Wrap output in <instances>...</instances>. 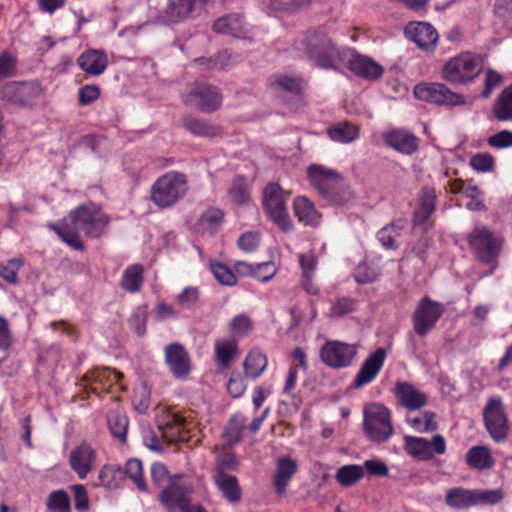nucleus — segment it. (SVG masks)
Returning a JSON list of instances; mask_svg holds the SVG:
<instances>
[{"label": "nucleus", "mask_w": 512, "mask_h": 512, "mask_svg": "<svg viewBox=\"0 0 512 512\" xmlns=\"http://www.w3.org/2000/svg\"><path fill=\"white\" fill-rule=\"evenodd\" d=\"M109 224V217L95 205H84L70 212L61 224H52L49 227L67 245L75 250H83L80 233L89 238H99Z\"/></svg>", "instance_id": "obj_1"}, {"label": "nucleus", "mask_w": 512, "mask_h": 512, "mask_svg": "<svg viewBox=\"0 0 512 512\" xmlns=\"http://www.w3.org/2000/svg\"><path fill=\"white\" fill-rule=\"evenodd\" d=\"M303 44L307 56L319 67L340 70L349 57L350 49L336 46L322 31L307 34Z\"/></svg>", "instance_id": "obj_2"}, {"label": "nucleus", "mask_w": 512, "mask_h": 512, "mask_svg": "<svg viewBox=\"0 0 512 512\" xmlns=\"http://www.w3.org/2000/svg\"><path fill=\"white\" fill-rule=\"evenodd\" d=\"M307 177L323 197L335 204H344L351 198L347 182L335 169L322 164H311L307 168Z\"/></svg>", "instance_id": "obj_3"}, {"label": "nucleus", "mask_w": 512, "mask_h": 512, "mask_svg": "<svg viewBox=\"0 0 512 512\" xmlns=\"http://www.w3.org/2000/svg\"><path fill=\"white\" fill-rule=\"evenodd\" d=\"M188 190L184 174L169 172L160 177L152 186L151 199L161 208L173 206Z\"/></svg>", "instance_id": "obj_4"}, {"label": "nucleus", "mask_w": 512, "mask_h": 512, "mask_svg": "<svg viewBox=\"0 0 512 512\" xmlns=\"http://www.w3.org/2000/svg\"><path fill=\"white\" fill-rule=\"evenodd\" d=\"M482 70L481 58L470 52H462L449 59L442 68L444 80L452 84L472 81Z\"/></svg>", "instance_id": "obj_5"}, {"label": "nucleus", "mask_w": 512, "mask_h": 512, "mask_svg": "<svg viewBox=\"0 0 512 512\" xmlns=\"http://www.w3.org/2000/svg\"><path fill=\"white\" fill-rule=\"evenodd\" d=\"M363 429L373 442H386L394 433L390 410L382 404L373 403L364 408Z\"/></svg>", "instance_id": "obj_6"}, {"label": "nucleus", "mask_w": 512, "mask_h": 512, "mask_svg": "<svg viewBox=\"0 0 512 512\" xmlns=\"http://www.w3.org/2000/svg\"><path fill=\"white\" fill-rule=\"evenodd\" d=\"M263 207L269 219L283 232L293 229L287 209V196L278 183H269L263 191Z\"/></svg>", "instance_id": "obj_7"}, {"label": "nucleus", "mask_w": 512, "mask_h": 512, "mask_svg": "<svg viewBox=\"0 0 512 512\" xmlns=\"http://www.w3.org/2000/svg\"><path fill=\"white\" fill-rule=\"evenodd\" d=\"M43 95L44 89L37 81L8 82L1 92L3 101L20 108H33Z\"/></svg>", "instance_id": "obj_8"}, {"label": "nucleus", "mask_w": 512, "mask_h": 512, "mask_svg": "<svg viewBox=\"0 0 512 512\" xmlns=\"http://www.w3.org/2000/svg\"><path fill=\"white\" fill-rule=\"evenodd\" d=\"M404 449L416 460L429 461L434 455H443L446 452V441L440 434H435L431 439L406 435Z\"/></svg>", "instance_id": "obj_9"}, {"label": "nucleus", "mask_w": 512, "mask_h": 512, "mask_svg": "<svg viewBox=\"0 0 512 512\" xmlns=\"http://www.w3.org/2000/svg\"><path fill=\"white\" fill-rule=\"evenodd\" d=\"M358 346L338 340L326 341L320 349L321 361L328 367L342 369L353 364Z\"/></svg>", "instance_id": "obj_10"}, {"label": "nucleus", "mask_w": 512, "mask_h": 512, "mask_svg": "<svg viewBox=\"0 0 512 512\" xmlns=\"http://www.w3.org/2000/svg\"><path fill=\"white\" fill-rule=\"evenodd\" d=\"M415 97L437 105L456 106L465 102L464 97L451 91L442 83H420L414 87Z\"/></svg>", "instance_id": "obj_11"}, {"label": "nucleus", "mask_w": 512, "mask_h": 512, "mask_svg": "<svg viewBox=\"0 0 512 512\" xmlns=\"http://www.w3.org/2000/svg\"><path fill=\"white\" fill-rule=\"evenodd\" d=\"M484 422L487 431L495 441L507 437L509 426L504 408L499 397H492L484 408Z\"/></svg>", "instance_id": "obj_12"}, {"label": "nucleus", "mask_w": 512, "mask_h": 512, "mask_svg": "<svg viewBox=\"0 0 512 512\" xmlns=\"http://www.w3.org/2000/svg\"><path fill=\"white\" fill-rule=\"evenodd\" d=\"M443 313L442 306L424 297L418 304L412 316L413 329L421 337L434 328Z\"/></svg>", "instance_id": "obj_13"}, {"label": "nucleus", "mask_w": 512, "mask_h": 512, "mask_svg": "<svg viewBox=\"0 0 512 512\" xmlns=\"http://www.w3.org/2000/svg\"><path fill=\"white\" fill-rule=\"evenodd\" d=\"M469 244L482 261L494 258L501 246V240L487 227H476L469 236Z\"/></svg>", "instance_id": "obj_14"}, {"label": "nucleus", "mask_w": 512, "mask_h": 512, "mask_svg": "<svg viewBox=\"0 0 512 512\" xmlns=\"http://www.w3.org/2000/svg\"><path fill=\"white\" fill-rule=\"evenodd\" d=\"M183 101L203 111H213L222 103V96L216 87L199 84L182 95Z\"/></svg>", "instance_id": "obj_15"}, {"label": "nucleus", "mask_w": 512, "mask_h": 512, "mask_svg": "<svg viewBox=\"0 0 512 512\" xmlns=\"http://www.w3.org/2000/svg\"><path fill=\"white\" fill-rule=\"evenodd\" d=\"M387 352L379 347L371 353L362 363L354 380V387L361 388L371 383L384 366Z\"/></svg>", "instance_id": "obj_16"}, {"label": "nucleus", "mask_w": 512, "mask_h": 512, "mask_svg": "<svg viewBox=\"0 0 512 512\" xmlns=\"http://www.w3.org/2000/svg\"><path fill=\"white\" fill-rule=\"evenodd\" d=\"M384 143L403 155H412L419 149V139L411 131L395 128L383 134Z\"/></svg>", "instance_id": "obj_17"}, {"label": "nucleus", "mask_w": 512, "mask_h": 512, "mask_svg": "<svg viewBox=\"0 0 512 512\" xmlns=\"http://www.w3.org/2000/svg\"><path fill=\"white\" fill-rule=\"evenodd\" d=\"M399 403L410 411L418 410L427 404V395L407 381H397L393 389Z\"/></svg>", "instance_id": "obj_18"}, {"label": "nucleus", "mask_w": 512, "mask_h": 512, "mask_svg": "<svg viewBox=\"0 0 512 512\" xmlns=\"http://www.w3.org/2000/svg\"><path fill=\"white\" fill-rule=\"evenodd\" d=\"M345 65L355 75L367 80H376L384 73V68L380 64L370 57L360 55L351 49Z\"/></svg>", "instance_id": "obj_19"}, {"label": "nucleus", "mask_w": 512, "mask_h": 512, "mask_svg": "<svg viewBox=\"0 0 512 512\" xmlns=\"http://www.w3.org/2000/svg\"><path fill=\"white\" fill-rule=\"evenodd\" d=\"M69 464L80 479H84L95 467L96 452L86 443L72 449Z\"/></svg>", "instance_id": "obj_20"}, {"label": "nucleus", "mask_w": 512, "mask_h": 512, "mask_svg": "<svg viewBox=\"0 0 512 512\" xmlns=\"http://www.w3.org/2000/svg\"><path fill=\"white\" fill-rule=\"evenodd\" d=\"M178 481L179 477L173 478L160 494L161 503L169 511H173L176 508L182 511L185 506L190 504L188 495L192 492V489L186 485L179 484Z\"/></svg>", "instance_id": "obj_21"}, {"label": "nucleus", "mask_w": 512, "mask_h": 512, "mask_svg": "<svg viewBox=\"0 0 512 512\" xmlns=\"http://www.w3.org/2000/svg\"><path fill=\"white\" fill-rule=\"evenodd\" d=\"M405 35L408 39L417 44L421 49L433 48L438 40V33L435 28L427 22H412L405 28Z\"/></svg>", "instance_id": "obj_22"}, {"label": "nucleus", "mask_w": 512, "mask_h": 512, "mask_svg": "<svg viewBox=\"0 0 512 512\" xmlns=\"http://www.w3.org/2000/svg\"><path fill=\"white\" fill-rule=\"evenodd\" d=\"M207 2L208 0H169L166 14L171 22H178L199 15Z\"/></svg>", "instance_id": "obj_23"}, {"label": "nucleus", "mask_w": 512, "mask_h": 512, "mask_svg": "<svg viewBox=\"0 0 512 512\" xmlns=\"http://www.w3.org/2000/svg\"><path fill=\"white\" fill-rule=\"evenodd\" d=\"M298 472V463L289 456H282L276 460V468L273 476V484L276 492L283 495L290 481Z\"/></svg>", "instance_id": "obj_24"}, {"label": "nucleus", "mask_w": 512, "mask_h": 512, "mask_svg": "<svg viewBox=\"0 0 512 512\" xmlns=\"http://www.w3.org/2000/svg\"><path fill=\"white\" fill-rule=\"evenodd\" d=\"M77 64L87 75L99 76L107 68L108 56L102 50L89 49L80 54Z\"/></svg>", "instance_id": "obj_25"}, {"label": "nucleus", "mask_w": 512, "mask_h": 512, "mask_svg": "<svg viewBox=\"0 0 512 512\" xmlns=\"http://www.w3.org/2000/svg\"><path fill=\"white\" fill-rule=\"evenodd\" d=\"M165 359L172 373L183 378L190 371V361L187 352L178 343L170 344L165 349Z\"/></svg>", "instance_id": "obj_26"}, {"label": "nucleus", "mask_w": 512, "mask_h": 512, "mask_svg": "<svg viewBox=\"0 0 512 512\" xmlns=\"http://www.w3.org/2000/svg\"><path fill=\"white\" fill-rule=\"evenodd\" d=\"M216 33L227 34L235 38H248L249 28L239 14H229L218 18L213 24Z\"/></svg>", "instance_id": "obj_27"}, {"label": "nucleus", "mask_w": 512, "mask_h": 512, "mask_svg": "<svg viewBox=\"0 0 512 512\" xmlns=\"http://www.w3.org/2000/svg\"><path fill=\"white\" fill-rule=\"evenodd\" d=\"M293 210L298 221L306 226L316 227L321 222V215L305 196H298L294 199Z\"/></svg>", "instance_id": "obj_28"}, {"label": "nucleus", "mask_w": 512, "mask_h": 512, "mask_svg": "<svg viewBox=\"0 0 512 512\" xmlns=\"http://www.w3.org/2000/svg\"><path fill=\"white\" fill-rule=\"evenodd\" d=\"M213 479L225 499L229 502L240 501L241 489L235 476L228 475L219 469L215 471Z\"/></svg>", "instance_id": "obj_29"}, {"label": "nucleus", "mask_w": 512, "mask_h": 512, "mask_svg": "<svg viewBox=\"0 0 512 512\" xmlns=\"http://www.w3.org/2000/svg\"><path fill=\"white\" fill-rule=\"evenodd\" d=\"M268 358L259 348H252L243 362L244 374L251 379H257L266 370Z\"/></svg>", "instance_id": "obj_30"}, {"label": "nucleus", "mask_w": 512, "mask_h": 512, "mask_svg": "<svg viewBox=\"0 0 512 512\" xmlns=\"http://www.w3.org/2000/svg\"><path fill=\"white\" fill-rule=\"evenodd\" d=\"M474 498V490L454 487L446 492L445 503L454 510H464L475 506Z\"/></svg>", "instance_id": "obj_31"}, {"label": "nucleus", "mask_w": 512, "mask_h": 512, "mask_svg": "<svg viewBox=\"0 0 512 512\" xmlns=\"http://www.w3.org/2000/svg\"><path fill=\"white\" fill-rule=\"evenodd\" d=\"M436 195L433 189H424L419 198V203L414 211V225H424L435 209Z\"/></svg>", "instance_id": "obj_32"}, {"label": "nucleus", "mask_w": 512, "mask_h": 512, "mask_svg": "<svg viewBox=\"0 0 512 512\" xmlns=\"http://www.w3.org/2000/svg\"><path fill=\"white\" fill-rule=\"evenodd\" d=\"M238 353L235 339H218L214 343L215 361L219 367L226 368Z\"/></svg>", "instance_id": "obj_33"}, {"label": "nucleus", "mask_w": 512, "mask_h": 512, "mask_svg": "<svg viewBox=\"0 0 512 512\" xmlns=\"http://www.w3.org/2000/svg\"><path fill=\"white\" fill-rule=\"evenodd\" d=\"M144 282V268L140 264L128 266L122 274L120 286L129 293L138 292Z\"/></svg>", "instance_id": "obj_34"}, {"label": "nucleus", "mask_w": 512, "mask_h": 512, "mask_svg": "<svg viewBox=\"0 0 512 512\" xmlns=\"http://www.w3.org/2000/svg\"><path fill=\"white\" fill-rule=\"evenodd\" d=\"M466 463L469 467L485 470L490 469L494 465L490 450L486 446H473L466 453Z\"/></svg>", "instance_id": "obj_35"}, {"label": "nucleus", "mask_w": 512, "mask_h": 512, "mask_svg": "<svg viewBox=\"0 0 512 512\" xmlns=\"http://www.w3.org/2000/svg\"><path fill=\"white\" fill-rule=\"evenodd\" d=\"M407 424L418 433H431L437 430V415L432 411H423L418 415H408Z\"/></svg>", "instance_id": "obj_36"}, {"label": "nucleus", "mask_w": 512, "mask_h": 512, "mask_svg": "<svg viewBox=\"0 0 512 512\" xmlns=\"http://www.w3.org/2000/svg\"><path fill=\"white\" fill-rule=\"evenodd\" d=\"M224 213L216 207H209L198 220V230L202 233L214 234L223 223Z\"/></svg>", "instance_id": "obj_37"}, {"label": "nucleus", "mask_w": 512, "mask_h": 512, "mask_svg": "<svg viewBox=\"0 0 512 512\" xmlns=\"http://www.w3.org/2000/svg\"><path fill=\"white\" fill-rule=\"evenodd\" d=\"M162 436L169 442L184 440L185 420L176 414L168 415L167 421L160 424Z\"/></svg>", "instance_id": "obj_38"}, {"label": "nucleus", "mask_w": 512, "mask_h": 512, "mask_svg": "<svg viewBox=\"0 0 512 512\" xmlns=\"http://www.w3.org/2000/svg\"><path fill=\"white\" fill-rule=\"evenodd\" d=\"M406 228V221L399 219L382 229L377 233V239L386 249H396V239L401 235L403 229Z\"/></svg>", "instance_id": "obj_39"}, {"label": "nucleus", "mask_w": 512, "mask_h": 512, "mask_svg": "<svg viewBox=\"0 0 512 512\" xmlns=\"http://www.w3.org/2000/svg\"><path fill=\"white\" fill-rule=\"evenodd\" d=\"M245 427L246 417L242 413H236L230 418L222 437L229 445L238 443L241 440Z\"/></svg>", "instance_id": "obj_40"}, {"label": "nucleus", "mask_w": 512, "mask_h": 512, "mask_svg": "<svg viewBox=\"0 0 512 512\" xmlns=\"http://www.w3.org/2000/svg\"><path fill=\"white\" fill-rule=\"evenodd\" d=\"M328 134L333 141L346 144L358 138L359 129L353 124L342 122L331 127Z\"/></svg>", "instance_id": "obj_41"}, {"label": "nucleus", "mask_w": 512, "mask_h": 512, "mask_svg": "<svg viewBox=\"0 0 512 512\" xmlns=\"http://www.w3.org/2000/svg\"><path fill=\"white\" fill-rule=\"evenodd\" d=\"M183 125L187 131L200 137H214L220 133L218 126L196 118H186Z\"/></svg>", "instance_id": "obj_42"}, {"label": "nucleus", "mask_w": 512, "mask_h": 512, "mask_svg": "<svg viewBox=\"0 0 512 512\" xmlns=\"http://www.w3.org/2000/svg\"><path fill=\"white\" fill-rule=\"evenodd\" d=\"M494 114L501 121L512 118V85L506 87L497 98Z\"/></svg>", "instance_id": "obj_43"}, {"label": "nucleus", "mask_w": 512, "mask_h": 512, "mask_svg": "<svg viewBox=\"0 0 512 512\" xmlns=\"http://www.w3.org/2000/svg\"><path fill=\"white\" fill-rule=\"evenodd\" d=\"M380 275V268L368 260L359 263L354 271V279L359 284H367L375 281Z\"/></svg>", "instance_id": "obj_44"}, {"label": "nucleus", "mask_w": 512, "mask_h": 512, "mask_svg": "<svg viewBox=\"0 0 512 512\" xmlns=\"http://www.w3.org/2000/svg\"><path fill=\"white\" fill-rule=\"evenodd\" d=\"M364 475L363 467L359 465H346L338 469L335 478L343 486H351Z\"/></svg>", "instance_id": "obj_45"}, {"label": "nucleus", "mask_w": 512, "mask_h": 512, "mask_svg": "<svg viewBox=\"0 0 512 512\" xmlns=\"http://www.w3.org/2000/svg\"><path fill=\"white\" fill-rule=\"evenodd\" d=\"M108 426L111 433L121 442L126 440L128 418L125 414L118 411L111 412L108 416Z\"/></svg>", "instance_id": "obj_46"}, {"label": "nucleus", "mask_w": 512, "mask_h": 512, "mask_svg": "<svg viewBox=\"0 0 512 512\" xmlns=\"http://www.w3.org/2000/svg\"><path fill=\"white\" fill-rule=\"evenodd\" d=\"M229 198L232 203L242 205L249 201V192L246 179L244 177H236L228 191Z\"/></svg>", "instance_id": "obj_47"}, {"label": "nucleus", "mask_w": 512, "mask_h": 512, "mask_svg": "<svg viewBox=\"0 0 512 512\" xmlns=\"http://www.w3.org/2000/svg\"><path fill=\"white\" fill-rule=\"evenodd\" d=\"M475 506L477 505H496L500 503L505 493L503 489H475L474 490Z\"/></svg>", "instance_id": "obj_48"}, {"label": "nucleus", "mask_w": 512, "mask_h": 512, "mask_svg": "<svg viewBox=\"0 0 512 512\" xmlns=\"http://www.w3.org/2000/svg\"><path fill=\"white\" fill-rule=\"evenodd\" d=\"M126 474L140 491H146L147 485L143 477L142 462L138 459H130L126 462Z\"/></svg>", "instance_id": "obj_49"}, {"label": "nucleus", "mask_w": 512, "mask_h": 512, "mask_svg": "<svg viewBox=\"0 0 512 512\" xmlns=\"http://www.w3.org/2000/svg\"><path fill=\"white\" fill-rule=\"evenodd\" d=\"M48 512H71L70 499L64 490L54 491L47 501Z\"/></svg>", "instance_id": "obj_50"}, {"label": "nucleus", "mask_w": 512, "mask_h": 512, "mask_svg": "<svg viewBox=\"0 0 512 512\" xmlns=\"http://www.w3.org/2000/svg\"><path fill=\"white\" fill-rule=\"evenodd\" d=\"M23 266L21 258H12L0 263V276L8 283L15 284L18 280V271Z\"/></svg>", "instance_id": "obj_51"}, {"label": "nucleus", "mask_w": 512, "mask_h": 512, "mask_svg": "<svg viewBox=\"0 0 512 512\" xmlns=\"http://www.w3.org/2000/svg\"><path fill=\"white\" fill-rule=\"evenodd\" d=\"M210 270L215 279L222 285L232 286L237 282L235 274L220 262H211Z\"/></svg>", "instance_id": "obj_52"}, {"label": "nucleus", "mask_w": 512, "mask_h": 512, "mask_svg": "<svg viewBox=\"0 0 512 512\" xmlns=\"http://www.w3.org/2000/svg\"><path fill=\"white\" fill-rule=\"evenodd\" d=\"M251 330L252 321L246 315L235 316L229 324V331L234 339L246 336Z\"/></svg>", "instance_id": "obj_53"}, {"label": "nucleus", "mask_w": 512, "mask_h": 512, "mask_svg": "<svg viewBox=\"0 0 512 512\" xmlns=\"http://www.w3.org/2000/svg\"><path fill=\"white\" fill-rule=\"evenodd\" d=\"M309 3L310 0H271L268 9L270 12H293Z\"/></svg>", "instance_id": "obj_54"}, {"label": "nucleus", "mask_w": 512, "mask_h": 512, "mask_svg": "<svg viewBox=\"0 0 512 512\" xmlns=\"http://www.w3.org/2000/svg\"><path fill=\"white\" fill-rule=\"evenodd\" d=\"M463 194L469 199L466 204L469 210L480 211L484 209L483 193L477 186L471 184L467 185L463 190Z\"/></svg>", "instance_id": "obj_55"}, {"label": "nucleus", "mask_w": 512, "mask_h": 512, "mask_svg": "<svg viewBox=\"0 0 512 512\" xmlns=\"http://www.w3.org/2000/svg\"><path fill=\"white\" fill-rule=\"evenodd\" d=\"M470 166L477 172H491L495 166L494 157L489 153H477L470 158Z\"/></svg>", "instance_id": "obj_56"}, {"label": "nucleus", "mask_w": 512, "mask_h": 512, "mask_svg": "<svg viewBox=\"0 0 512 512\" xmlns=\"http://www.w3.org/2000/svg\"><path fill=\"white\" fill-rule=\"evenodd\" d=\"M91 377L100 384L112 385L118 383L123 374L110 368H97L92 372Z\"/></svg>", "instance_id": "obj_57"}, {"label": "nucleus", "mask_w": 512, "mask_h": 512, "mask_svg": "<svg viewBox=\"0 0 512 512\" xmlns=\"http://www.w3.org/2000/svg\"><path fill=\"white\" fill-rule=\"evenodd\" d=\"M356 301L349 297H342L331 303L329 315L331 317H341L351 313L356 309Z\"/></svg>", "instance_id": "obj_58"}, {"label": "nucleus", "mask_w": 512, "mask_h": 512, "mask_svg": "<svg viewBox=\"0 0 512 512\" xmlns=\"http://www.w3.org/2000/svg\"><path fill=\"white\" fill-rule=\"evenodd\" d=\"M277 267L274 262L255 263L253 278L261 281L268 282L277 274Z\"/></svg>", "instance_id": "obj_59"}, {"label": "nucleus", "mask_w": 512, "mask_h": 512, "mask_svg": "<svg viewBox=\"0 0 512 512\" xmlns=\"http://www.w3.org/2000/svg\"><path fill=\"white\" fill-rule=\"evenodd\" d=\"M199 299V289L197 287L188 286L183 289V291L177 295L176 303L182 308L190 309L192 308Z\"/></svg>", "instance_id": "obj_60"}, {"label": "nucleus", "mask_w": 512, "mask_h": 512, "mask_svg": "<svg viewBox=\"0 0 512 512\" xmlns=\"http://www.w3.org/2000/svg\"><path fill=\"white\" fill-rule=\"evenodd\" d=\"M273 85H278L285 91L298 93L302 89V83L296 78H292L286 75H276L271 78Z\"/></svg>", "instance_id": "obj_61"}, {"label": "nucleus", "mask_w": 512, "mask_h": 512, "mask_svg": "<svg viewBox=\"0 0 512 512\" xmlns=\"http://www.w3.org/2000/svg\"><path fill=\"white\" fill-rule=\"evenodd\" d=\"M100 97V88L97 85H85L78 90V101L82 106L94 103Z\"/></svg>", "instance_id": "obj_62"}, {"label": "nucleus", "mask_w": 512, "mask_h": 512, "mask_svg": "<svg viewBox=\"0 0 512 512\" xmlns=\"http://www.w3.org/2000/svg\"><path fill=\"white\" fill-rule=\"evenodd\" d=\"M238 247L244 252H253L260 243V235L257 232L248 231L238 239Z\"/></svg>", "instance_id": "obj_63"}, {"label": "nucleus", "mask_w": 512, "mask_h": 512, "mask_svg": "<svg viewBox=\"0 0 512 512\" xmlns=\"http://www.w3.org/2000/svg\"><path fill=\"white\" fill-rule=\"evenodd\" d=\"M487 143L494 148L502 149L512 147V132L508 130L500 131L487 139Z\"/></svg>", "instance_id": "obj_64"}]
</instances>
